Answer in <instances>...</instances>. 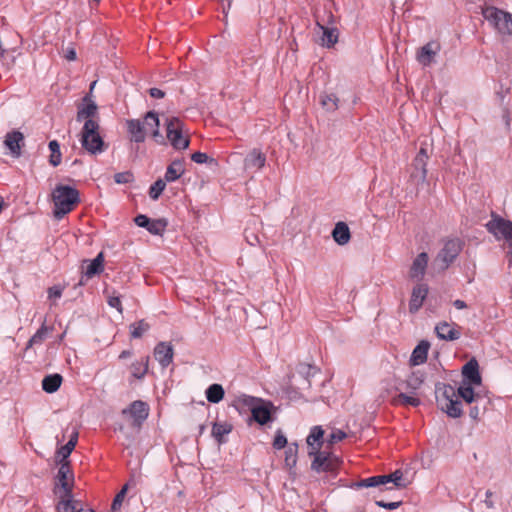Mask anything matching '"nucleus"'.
<instances>
[{"instance_id":"nucleus-1","label":"nucleus","mask_w":512,"mask_h":512,"mask_svg":"<svg viewBox=\"0 0 512 512\" xmlns=\"http://www.w3.org/2000/svg\"><path fill=\"white\" fill-rule=\"evenodd\" d=\"M51 196L54 203L53 214L58 220L70 213L80 202L78 190L68 185H57Z\"/></svg>"},{"instance_id":"nucleus-2","label":"nucleus","mask_w":512,"mask_h":512,"mask_svg":"<svg viewBox=\"0 0 512 512\" xmlns=\"http://www.w3.org/2000/svg\"><path fill=\"white\" fill-rule=\"evenodd\" d=\"M436 393L438 405L443 412L452 418H458L462 415L461 402L453 386L438 384Z\"/></svg>"},{"instance_id":"nucleus-3","label":"nucleus","mask_w":512,"mask_h":512,"mask_svg":"<svg viewBox=\"0 0 512 512\" xmlns=\"http://www.w3.org/2000/svg\"><path fill=\"white\" fill-rule=\"evenodd\" d=\"M80 141L82 147L90 154L96 155L105 150V143L99 134V124L93 119L85 121Z\"/></svg>"},{"instance_id":"nucleus-4","label":"nucleus","mask_w":512,"mask_h":512,"mask_svg":"<svg viewBox=\"0 0 512 512\" xmlns=\"http://www.w3.org/2000/svg\"><path fill=\"white\" fill-rule=\"evenodd\" d=\"M165 126L166 137L174 149L185 150L189 147V134L184 130V123L178 117H166Z\"/></svg>"},{"instance_id":"nucleus-5","label":"nucleus","mask_w":512,"mask_h":512,"mask_svg":"<svg viewBox=\"0 0 512 512\" xmlns=\"http://www.w3.org/2000/svg\"><path fill=\"white\" fill-rule=\"evenodd\" d=\"M482 15L499 33L512 34V14L495 7H486Z\"/></svg>"},{"instance_id":"nucleus-6","label":"nucleus","mask_w":512,"mask_h":512,"mask_svg":"<svg viewBox=\"0 0 512 512\" xmlns=\"http://www.w3.org/2000/svg\"><path fill=\"white\" fill-rule=\"evenodd\" d=\"M311 469L317 473H336L340 460L337 456L328 450L317 451L312 454Z\"/></svg>"},{"instance_id":"nucleus-7","label":"nucleus","mask_w":512,"mask_h":512,"mask_svg":"<svg viewBox=\"0 0 512 512\" xmlns=\"http://www.w3.org/2000/svg\"><path fill=\"white\" fill-rule=\"evenodd\" d=\"M461 243L458 239L448 240L434 260V266L440 271L446 270L461 252Z\"/></svg>"},{"instance_id":"nucleus-8","label":"nucleus","mask_w":512,"mask_h":512,"mask_svg":"<svg viewBox=\"0 0 512 512\" xmlns=\"http://www.w3.org/2000/svg\"><path fill=\"white\" fill-rule=\"evenodd\" d=\"M485 226L497 240H505L512 247V221L492 214Z\"/></svg>"},{"instance_id":"nucleus-9","label":"nucleus","mask_w":512,"mask_h":512,"mask_svg":"<svg viewBox=\"0 0 512 512\" xmlns=\"http://www.w3.org/2000/svg\"><path fill=\"white\" fill-rule=\"evenodd\" d=\"M74 483V477L70 468L69 461H65L60 464L58 473H57V484L55 493L56 494H66L72 493Z\"/></svg>"},{"instance_id":"nucleus-10","label":"nucleus","mask_w":512,"mask_h":512,"mask_svg":"<svg viewBox=\"0 0 512 512\" xmlns=\"http://www.w3.org/2000/svg\"><path fill=\"white\" fill-rule=\"evenodd\" d=\"M122 414L128 415L132 419L134 427H140L149 415V407L145 402L136 400L129 407L123 409Z\"/></svg>"},{"instance_id":"nucleus-11","label":"nucleus","mask_w":512,"mask_h":512,"mask_svg":"<svg viewBox=\"0 0 512 512\" xmlns=\"http://www.w3.org/2000/svg\"><path fill=\"white\" fill-rule=\"evenodd\" d=\"M142 122L144 124V129H145L146 135L148 133H150V135L157 142L163 143L164 138H163L162 134L160 133V129H159L160 121H159L158 115L153 111H149L145 114Z\"/></svg>"},{"instance_id":"nucleus-12","label":"nucleus","mask_w":512,"mask_h":512,"mask_svg":"<svg viewBox=\"0 0 512 512\" xmlns=\"http://www.w3.org/2000/svg\"><path fill=\"white\" fill-rule=\"evenodd\" d=\"M427 162L420 158H414L411 164L410 181L415 185H423L427 178Z\"/></svg>"},{"instance_id":"nucleus-13","label":"nucleus","mask_w":512,"mask_h":512,"mask_svg":"<svg viewBox=\"0 0 512 512\" xmlns=\"http://www.w3.org/2000/svg\"><path fill=\"white\" fill-rule=\"evenodd\" d=\"M4 145L13 157L18 158L21 155V148L24 146V135L17 130L11 131L6 134Z\"/></svg>"},{"instance_id":"nucleus-14","label":"nucleus","mask_w":512,"mask_h":512,"mask_svg":"<svg viewBox=\"0 0 512 512\" xmlns=\"http://www.w3.org/2000/svg\"><path fill=\"white\" fill-rule=\"evenodd\" d=\"M265 163V154L259 149H253L244 159V169L247 172H257L265 166Z\"/></svg>"},{"instance_id":"nucleus-15","label":"nucleus","mask_w":512,"mask_h":512,"mask_svg":"<svg viewBox=\"0 0 512 512\" xmlns=\"http://www.w3.org/2000/svg\"><path fill=\"white\" fill-rule=\"evenodd\" d=\"M154 357L162 368L168 367L174 357V349L170 343L160 342L154 348Z\"/></svg>"},{"instance_id":"nucleus-16","label":"nucleus","mask_w":512,"mask_h":512,"mask_svg":"<svg viewBox=\"0 0 512 512\" xmlns=\"http://www.w3.org/2000/svg\"><path fill=\"white\" fill-rule=\"evenodd\" d=\"M323 437H324V430L321 426H314L311 428L310 433L306 439L309 457H312L313 453H317V451H321V448L324 444Z\"/></svg>"},{"instance_id":"nucleus-17","label":"nucleus","mask_w":512,"mask_h":512,"mask_svg":"<svg viewBox=\"0 0 512 512\" xmlns=\"http://www.w3.org/2000/svg\"><path fill=\"white\" fill-rule=\"evenodd\" d=\"M59 502L56 506L57 512H78L82 507L80 501L76 500L73 493L56 494Z\"/></svg>"},{"instance_id":"nucleus-18","label":"nucleus","mask_w":512,"mask_h":512,"mask_svg":"<svg viewBox=\"0 0 512 512\" xmlns=\"http://www.w3.org/2000/svg\"><path fill=\"white\" fill-rule=\"evenodd\" d=\"M126 128L130 135V140L136 143H142L146 139L144 124L140 119H129L126 121Z\"/></svg>"},{"instance_id":"nucleus-19","label":"nucleus","mask_w":512,"mask_h":512,"mask_svg":"<svg viewBox=\"0 0 512 512\" xmlns=\"http://www.w3.org/2000/svg\"><path fill=\"white\" fill-rule=\"evenodd\" d=\"M428 254L425 252L420 253L413 261L410 271L409 277L416 280H421L426 272V268L428 265Z\"/></svg>"},{"instance_id":"nucleus-20","label":"nucleus","mask_w":512,"mask_h":512,"mask_svg":"<svg viewBox=\"0 0 512 512\" xmlns=\"http://www.w3.org/2000/svg\"><path fill=\"white\" fill-rule=\"evenodd\" d=\"M271 408L272 404L270 402L261 399L258 405L252 409L253 419L260 425L268 423L271 420Z\"/></svg>"},{"instance_id":"nucleus-21","label":"nucleus","mask_w":512,"mask_h":512,"mask_svg":"<svg viewBox=\"0 0 512 512\" xmlns=\"http://www.w3.org/2000/svg\"><path fill=\"white\" fill-rule=\"evenodd\" d=\"M427 293L428 288L425 284H418L413 288L409 303V310L411 313H415L420 309L427 296Z\"/></svg>"},{"instance_id":"nucleus-22","label":"nucleus","mask_w":512,"mask_h":512,"mask_svg":"<svg viewBox=\"0 0 512 512\" xmlns=\"http://www.w3.org/2000/svg\"><path fill=\"white\" fill-rule=\"evenodd\" d=\"M316 26L322 32L320 45L326 48L333 47L338 41V30L336 28L325 27L319 22H317Z\"/></svg>"},{"instance_id":"nucleus-23","label":"nucleus","mask_w":512,"mask_h":512,"mask_svg":"<svg viewBox=\"0 0 512 512\" xmlns=\"http://www.w3.org/2000/svg\"><path fill=\"white\" fill-rule=\"evenodd\" d=\"M462 374L469 384L480 385L481 376L479 374V366L475 359L468 361L462 369Z\"/></svg>"},{"instance_id":"nucleus-24","label":"nucleus","mask_w":512,"mask_h":512,"mask_svg":"<svg viewBox=\"0 0 512 512\" xmlns=\"http://www.w3.org/2000/svg\"><path fill=\"white\" fill-rule=\"evenodd\" d=\"M437 336L440 339L453 341L460 338V332L455 328L454 324L441 322L435 327Z\"/></svg>"},{"instance_id":"nucleus-25","label":"nucleus","mask_w":512,"mask_h":512,"mask_svg":"<svg viewBox=\"0 0 512 512\" xmlns=\"http://www.w3.org/2000/svg\"><path fill=\"white\" fill-rule=\"evenodd\" d=\"M430 344L427 341H421L413 350L410 363L414 366L421 365L427 360Z\"/></svg>"},{"instance_id":"nucleus-26","label":"nucleus","mask_w":512,"mask_h":512,"mask_svg":"<svg viewBox=\"0 0 512 512\" xmlns=\"http://www.w3.org/2000/svg\"><path fill=\"white\" fill-rule=\"evenodd\" d=\"M261 398L249 396L246 394H241L237 396L233 402V406L238 411H243L245 409H248L252 412L253 407H256L258 403L260 402Z\"/></svg>"},{"instance_id":"nucleus-27","label":"nucleus","mask_w":512,"mask_h":512,"mask_svg":"<svg viewBox=\"0 0 512 512\" xmlns=\"http://www.w3.org/2000/svg\"><path fill=\"white\" fill-rule=\"evenodd\" d=\"M332 237L339 245L347 244L351 237L347 224L344 222H338L332 231Z\"/></svg>"},{"instance_id":"nucleus-28","label":"nucleus","mask_w":512,"mask_h":512,"mask_svg":"<svg viewBox=\"0 0 512 512\" xmlns=\"http://www.w3.org/2000/svg\"><path fill=\"white\" fill-rule=\"evenodd\" d=\"M183 163L180 160L173 161L166 170L165 181L172 182L179 179L184 173Z\"/></svg>"},{"instance_id":"nucleus-29","label":"nucleus","mask_w":512,"mask_h":512,"mask_svg":"<svg viewBox=\"0 0 512 512\" xmlns=\"http://www.w3.org/2000/svg\"><path fill=\"white\" fill-rule=\"evenodd\" d=\"M232 431V425L227 422H215L212 427V436L219 444L225 442L224 436Z\"/></svg>"},{"instance_id":"nucleus-30","label":"nucleus","mask_w":512,"mask_h":512,"mask_svg":"<svg viewBox=\"0 0 512 512\" xmlns=\"http://www.w3.org/2000/svg\"><path fill=\"white\" fill-rule=\"evenodd\" d=\"M62 383V376L60 374H52L45 376L42 380V388L47 393L56 392Z\"/></svg>"},{"instance_id":"nucleus-31","label":"nucleus","mask_w":512,"mask_h":512,"mask_svg":"<svg viewBox=\"0 0 512 512\" xmlns=\"http://www.w3.org/2000/svg\"><path fill=\"white\" fill-rule=\"evenodd\" d=\"M149 367V357L146 356L142 358L140 361H136L131 364L130 371L134 378L143 379L146 373L148 372Z\"/></svg>"},{"instance_id":"nucleus-32","label":"nucleus","mask_w":512,"mask_h":512,"mask_svg":"<svg viewBox=\"0 0 512 512\" xmlns=\"http://www.w3.org/2000/svg\"><path fill=\"white\" fill-rule=\"evenodd\" d=\"M206 398L210 403H219L225 395L224 388L222 385L214 383L206 389Z\"/></svg>"},{"instance_id":"nucleus-33","label":"nucleus","mask_w":512,"mask_h":512,"mask_svg":"<svg viewBox=\"0 0 512 512\" xmlns=\"http://www.w3.org/2000/svg\"><path fill=\"white\" fill-rule=\"evenodd\" d=\"M320 104L327 112H334L338 109L339 98L334 93H322Z\"/></svg>"},{"instance_id":"nucleus-34","label":"nucleus","mask_w":512,"mask_h":512,"mask_svg":"<svg viewBox=\"0 0 512 512\" xmlns=\"http://www.w3.org/2000/svg\"><path fill=\"white\" fill-rule=\"evenodd\" d=\"M432 153L433 140L432 138L426 136L422 140H420V148L415 158H420L421 160L428 161Z\"/></svg>"},{"instance_id":"nucleus-35","label":"nucleus","mask_w":512,"mask_h":512,"mask_svg":"<svg viewBox=\"0 0 512 512\" xmlns=\"http://www.w3.org/2000/svg\"><path fill=\"white\" fill-rule=\"evenodd\" d=\"M104 257L103 253H99L93 260H91L86 268L85 275L88 278L99 274L103 270Z\"/></svg>"},{"instance_id":"nucleus-36","label":"nucleus","mask_w":512,"mask_h":512,"mask_svg":"<svg viewBox=\"0 0 512 512\" xmlns=\"http://www.w3.org/2000/svg\"><path fill=\"white\" fill-rule=\"evenodd\" d=\"M97 113V105L94 102H89L81 106L77 112V121L92 119Z\"/></svg>"},{"instance_id":"nucleus-37","label":"nucleus","mask_w":512,"mask_h":512,"mask_svg":"<svg viewBox=\"0 0 512 512\" xmlns=\"http://www.w3.org/2000/svg\"><path fill=\"white\" fill-rule=\"evenodd\" d=\"M51 330L52 328L46 326L44 322L37 332L29 339L26 350L30 349L33 345L41 344Z\"/></svg>"},{"instance_id":"nucleus-38","label":"nucleus","mask_w":512,"mask_h":512,"mask_svg":"<svg viewBox=\"0 0 512 512\" xmlns=\"http://www.w3.org/2000/svg\"><path fill=\"white\" fill-rule=\"evenodd\" d=\"M150 329V324L144 319L134 322L130 325V334L132 338H141Z\"/></svg>"},{"instance_id":"nucleus-39","label":"nucleus","mask_w":512,"mask_h":512,"mask_svg":"<svg viewBox=\"0 0 512 512\" xmlns=\"http://www.w3.org/2000/svg\"><path fill=\"white\" fill-rule=\"evenodd\" d=\"M435 54L436 52L433 50L432 44L428 43L421 48L417 55V59L421 64L427 66L432 62V59L435 56Z\"/></svg>"},{"instance_id":"nucleus-40","label":"nucleus","mask_w":512,"mask_h":512,"mask_svg":"<svg viewBox=\"0 0 512 512\" xmlns=\"http://www.w3.org/2000/svg\"><path fill=\"white\" fill-rule=\"evenodd\" d=\"M49 149L51 151L50 157H49V163L56 167L61 163L62 154L60 151V145L56 140H52L49 142Z\"/></svg>"},{"instance_id":"nucleus-41","label":"nucleus","mask_w":512,"mask_h":512,"mask_svg":"<svg viewBox=\"0 0 512 512\" xmlns=\"http://www.w3.org/2000/svg\"><path fill=\"white\" fill-rule=\"evenodd\" d=\"M387 480H388L387 477H385L383 475L372 476V477H369L366 479H362L361 481H359L356 484V486L357 487H365V488L376 487V486L387 484Z\"/></svg>"},{"instance_id":"nucleus-42","label":"nucleus","mask_w":512,"mask_h":512,"mask_svg":"<svg viewBox=\"0 0 512 512\" xmlns=\"http://www.w3.org/2000/svg\"><path fill=\"white\" fill-rule=\"evenodd\" d=\"M393 403L395 405H410L416 407L420 404V400L417 397L400 393L394 397Z\"/></svg>"},{"instance_id":"nucleus-43","label":"nucleus","mask_w":512,"mask_h":512,"mask_svg":"<svg viewBox=\"0 0 512 512\" xmlns=\"http://www.w3.org/2000/svg\"><path fill=\"white\" fill-rule=\"evenodd\" d=\"M471 385L472 384L461 385L456 391L457 396L461 397L467 403H472L475 397L474 390Z\"/></svg>"},{"instance_id":"nucleus-44","label":"nucleus","mask_w":512,"mask_h":512,"mask_svg":"<svg viewBox=\"0 0 512 512\" xmlns=\"http://www.w3.org/2000/svg\"><path fill=\"white\" fill-rule=\"evenodd\" d=\"M297 452H298L297 444L293 443L287 447V449L285 451V463L288 467L291 468L296 465Z\"/></svg>"},{"instance_id":"nucleus-45","label":"nucleus","mask_w":512,"mask_h":512,"mask_svg":"<svg viewBox=\"0 0 512 512\" xmlns=\"http://www.w3.org/2000/svg\"><path fill=\"white\" fill-rule=\"evenodd\" d=\"M166 226H167L166 220H164V219H155V220H151L150 221V224H149V227H148L147 230L151 234L161 235L165 231Z\"/></svg>"},{"instance_id":"nucleus-46","label":"nucleus","mask_w":512,"mask_h":512,"mask_svg":"<svg viewBox=\"0 0 512 512\" xmlns=\"http://www.w3.org/2000/svg\"><path fill=\"white\" fill-rule=\"evenodd\" d=\"M74 446L72 442H67L66 445L60 447L56 452V458L57 461L61 464L65 461H67V458L71 454V452L74 450Z\"/></svg>"},{"instance_id":"nucleus-47","label":"nucleus","mask_w":512,"mask_h":512,"mask_svg":"<svg viewBox=\"0 0 512 512\" xmlns=\"http://www.w3.org/2000/svg\"><path fill=\"white\" fill-rule=\"evenodd\" d=\"M347 437V434L340 430L334 429L327 438V449H329L332 445L344 440Z\"/></svg>"},{"instance_id":"nucleus-48","label":"nucleus","mask_w":512,"mask_h":512,"mask_svg":"<svg viewBox=\"0 0 512 512\" xmlns=\"http://www.w3.org/2000/svg\"><path fill=\"white\" fill-rule=\"evenodd\" d=\"M166 187V183L164 180L162 179H158L151 187H150V190H149V196L153 199V200H157L159 198V196L161 195V193L163 192V190L165 189Z\"/></svg>"},{"instance_id":"nucleus-49","label":"nucleus","mask_w":512,"mask_h":512,"mask_svg":"<svg viewBox=\"0 0 512 512\" xmlns=\"http://www.w3.org/2000/svg\"><path fill=\"white\" fill-rule=\"evenodd\" d=\"M127 489H128V485L126 484L121 490L120 492H118V494L115 496L113 502H112V505H111V510L113 512H117L120 510L121 508V505L124 501V498L126 496V493H127Z\"/></svg>"},{"instance_id":"nucleus-50","label":"nucleus","mask_w":512,"mask_h":512,"mask_svg":"<svg viewBox=\"0 0 512 512\" xmlns=\"http://www.w3.org/2000/svg\"><path fill=\"white\" fill-rule=\"evenodd\" d=\"M424 378L422 374L413 373L411 376L407 379V386L412 388L413 390H416L420 387V385L423 383Z\"/></svg>"},{"instance_id":"nucleus-51","label":"nucleus","mask_w":512,"mask_h":512,"mask_svg":"<svg viewBox=\"0 0 512 512\" xmlns=\"http://www.w3.org/2000/svg\"><path fill=\"white\" fill-rule=\"evenodd\" d=\"M384 476H385V477H387V479H388V480H387V483L392 482V483H394V485H395L396 487H399V488H401V487H405V484H404V483H402V477H403V474H402V472H401V471L396 470V471H395V472H393L392 474H390V475H384Z\"/></svg>"},{"instance_id":"nucleus-52","label":"nucleus","mask_w":512,"mask_h":512,"mask_svg":"<svg viewBox=\"0 0 512 512\" xmlns=\"http://www.w3.org/2000/svg\"><path fill=\"white\" fill-rule=\"evenodd\" d=\"M287 445V438L286 436L280 431H277V434L275 436V439L273 441V447L275 449H283Z\"/></svg>"},{"instance_id":"nucleus-53","label":"nucleus","mask_w":512,"mask_h":512,"mask_svg":"<svg viewBox=\"0 0 512 512\" xmlns=\"http://www.w3.org/2000/svg\"><path fill=\"white\" fill-rule=\"evenodd\" d=\"M114 180L118 184H126L133 180V174L128 171L116 173L114 176Z\"/></svg>"},{"instance_id":"nucleus-54","label":"nucleus","mask_w":512,"mask_h":512,"mask_svg":"<svg viewBox=\"0 0 512 512\" xmlns=\"http://www.w3.org/2000/svg\"><path fill=\"white\" fill-rule=\"evenodd\" d=\"M64 288L60 285L52 286L48 289V298L49 299H59L62 296Z\"/></svg>"},{"instance_id":"nucleus-55","label":"nucleus","mask_w":512,"mask_h":512,"mask_svg":"<svg viewBox=\"0 0 512 512\" xmlns=\"http://www.w3.org/2000/svg\"><path fill=\"white\" fill-rule=\"evenodd\" d=\"M378 507L388 509V510H395L402 504L401 501L397 502H385L383 500H378L375 502Z\"/></svg>"},{"instance_id":"nucleus-56","label":"nucleus","mask_w":512,"mask_h":512,"mask_svg":"<svg viewBox=\"0 0 512 512\" xmlns=\"http://www.w3.org/2000/svg\"><path fill=\"white\" fill-rule=\"evenodd\" d=\"M108 304L110 307L116 308L120 313H122V304L118 296H110L108 298Z\"/></svg>"},{"instance_id":"nucleus-57","label":"nucleus","mask_w":512,"mask_h":512,"mask_svg":"<svg viewBox=\"0 0 512 512\" xmlns=\"http://www.w3.org/2000/svg\"><path fill=\"white\" fill-rule=\"evenodd\" d=\"M150 221H151V219H149L146 215H142V214L136 216V218H135V223L139 227H144L146 229H148Z\"/></svg>"},{"instance_id":"nucleus-58","label":"nucleus","mask_w":512,"mask_h":512,"mask_svg":"<svg viewBox=\"0 0 512 512\" xmlns=\"http://www.w3.org/2000/svg\"><path fill=\"white\" fill-rule=\"evenodd\" d=\"M191 159L195 163L202 164V163L207 162L208 155L206 153H202V152H195L191 155Z\"/></svg>"},{"instance_id":"nucleus-59","label":"nucleus","mask_w":512,"mask_h":512,"mask_svg":"<svg viewBox=\"0 0 512 512\" xmlns=\"http://www.w3.org/2000/svg\"><path fill=\"white\" fill-rule=\"evenodd\" d=\"M245 238L248 244L251 246H255L259 243L258 236L253 232H249L248 230H245Z\"/></svg>"},{"instance_id":"nucleus-60","label":"nucleus","mask_w":512,"mask_h":512,"mask_svg":"<svg viewBox=\"0 0 512 512\" xmlns=\"http://www.w3.org/2000/svg\"><path fill=\"white\" fill-rule=\"evenodd\" d=\"M149 94L151 97L161 99L165 96V92L158 88H150Z\"/></svg>"},{"instance_id":"nucleus-61","label":"nucleus","mask_w":512,"mask_h":512,"mask_svg":"<svg viewBox=\"0 0 512 512\" xmlns=\"http://www.w3.org/2000/svg\"><path fill=\"white\" fill-rule=\"evenodd\" d=\"M485 496H486V499H485L484 503H485L486 507L488 509H493L494 508V502L491 499V497L493 496L492 491L487 490L486 493H485Z\"/></svg>"},{"instance_id":"nucleus-62","label":"nucleus","mask_w":512,"mask_h":512,"mask_svg":"<svg viewBox=\"0 0 512 512\" xmlns=\"http://www.w3.org/2000/svg\"><path fill=\"white\" fill-rule=\"evenodd\" d=\"M64 57L68 61H74L76 59V51L73 48L67 49Z\"/></svg>"},{"instance_id":"nucleus-63","label":"nucleus","mask_w":512,"mask_h":512,"mask_svg":"<svg viewBox=\"0 0 512 512\" xmlns=\"http://www.w3.org/2000/svg\"><path fill=\"white\" fill-rule=\"evenodd\" d=\"M453 305L456 309H465L467 307V304L463 301V300H460V299H457L453 302Z\"/></svg>"},{"instance_id":"nucleus-64","label":"nucleus","mask_w":512,"mask_h":512,"mask_svg":"<svg viewBox=\"0 0 512 512\" xmlns=\"http://www.w3.org/2000/svg\"><path fill=\"white\" fill-rule=\"evenodd\" d=\"M470 417L474 420L478 419L479 416V409L477 407H472L470 409Z\"/></svg>"}]
</instances>
